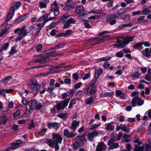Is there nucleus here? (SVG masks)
<instances>
[{
  "label": "nucleus",
  "instance_id": "obj_5",
  "mask_svg": "<svg viewBox=\"0 0 151 151\" xmlns=\"http://www.w3.org/2000/svg\"><path fill=\"white\" fill-rule=\"evenodd\" d=\"M9 27V25L6 23H4L0 28V37L9 33L8 29Z\"/></svg>",
  "mask_w": 151,
  "mask_h": 151
},
{
  "label": "nucleus",
  "instance_id": "obj_37",
  "mask_svg": "<svg viewBox=\"0 0 151 151\" xmlns=\"http://www.w3.org/2000/svg\"><path fill=\"white\" fill-rule=\"evenodd\" d=\"M37 84V83L36 81L33 79L31 80L29 83V88H30L34 86Z\"/></svg>",
  "mask_w": 151,
  "mask_h": 151
},
{
  "label": "nucleus",
  "instance_id": "obj_57",
  "mask_svg": "<svg viewBox=\"0 0 151 151\" xmlns=\"http://www.w3.org/2000/svg\"><path fill=\"white\" fill-rule=\"evenodd\" d=\"M123 52L122 51H120L119 52H117L116 54V56L119 58L122 57L123 56Z\"/></svg>",
  "mask_w": 151,
  "mask_h": 151
},
{
  "label": "nucleus",
  "instance_id": "obj_17",
  "mask_svg": "<svg viewBox=\"0 0 151 151\" xmlns=\"http://www.w3.org/2000/svg\"><path fill=\"white\" fill-rule=\"evenodd\" d=\"M50 8V11L51 12H53L54 10L59 9L58 4L56 1H53L51 5Z\"/></svg>",
  "mask_w": 151,
  "mask_h": 151
},
{
  "label": "nucleus",
  "instance_id": "obj_54",
  "mask_svg": "<svg viewBox=\"0 0 151 151\" xmlns=\"http://www.w3.org/2000/svg\"><path fill=\"white\" fill-rule=\"evenodd\" d=\"M65 44L63 42H60L58 45H56V46L58 49H60L64 47Z\"/></svg>",
  "mask_w": 151,
  "mask_h": 151
},
{
  "label": "nucleus",
  "instance_id": "obj_36",
  "mask_svg": "<svg viewBox=\"0 0 151 151\" xmlns=\"http://www.w3.org/2000/svg\"><path fill=\"white\" fill-rule=\"evenodd\" d=\"M81 146V145L76 141L74 142L73 145V149L75 150H77L78 147Z\"/></svg>",
  "mask_w": 151,
  "mask_h": 151
},
{
  "label": "nucleus",
  "instance_id": "obj_25",
  "mask_svg": "<svg viewBox=\"0 0 151 151\" xmlns=\"http://www.w3.org/2000/svg\"><path fill=\"white\" fill-rule=\"evenodd\" d=\"M79 124V122L76 121H74L72 123V125L71 127V129L73 130H75L77 127H78Z\"/></svg>",
  "mask_w": 151,
  "mask_h": 151
},
{
  "label": "nucleus",
  "instance_id": "obj_44",
  "mask_svg": "<svg viewBox=\"0 0 151 151\" xmlns=\"http://www.w3.org/2000/svg\"><path fill=\"white\" fill-rule=\"evenodd\" d=\"M19 147L18 144H16V143H12L11 144L10 148H11L12 150H14Z\"/></svg>",
  "mask_w": 151,
  "mask_h": 151
},
{
  "label": "nucleus",
  "instance_id": "obj_21",
  "mask_svg": "<svg viewBox=\"0 0 151 151\" xmlns=\"http://www.w3.org/2000/svg\"><path fill=\"white\" fill-rule=\"evenodd\" d=\"M75 6L72 4H69L66 5L63 8V10L66 11H69L75 8Z\"/></svg>",
  "mask_w": 151,
  "mask_h": 151
},
{
  "label": "nucleus",
  "instance_id": "obj_60",
  "mask_svg": "<svg viewBox=\"0 0 151 151\" xmlns=\"http://www.w3.org/2000/svg\"><path fill=\"white\" fill-rule=\"evenodd\" d=\"M90 76V74L89 73H86L85 74V76L83 77L82 79L83 80L87 79Z\"/></svg>",
  "mask_w": 151,
  "mask_h": 151
},
{
  "label": "nucleus",
  "instance_id": "obj_51",
  "mask_svg": "<svg viewBox=\"0 0 151 151\" xmlns=\"http://www.w3.org/2000/svg\"><path fill=\"white\" fill-rule=\"evenodd\" d=\"M73 32V31L71 30H67L64 32L65 36L66 37L69 36L70 35L72 34Z\"/></svg>",
  "mask_w": 151,
  "mask_h": 151
},
{
  "label": "nucleus",
  "instance_id": "obj_55",
  "mask_svg": "<svg viewBox=\"0 0 151 151\" xmlns=\"http://www.w3.org/2000/svg\"><path fill=\"white\" fill-rule=\"evenodd\" d=\"M76 103V100L75 99H72L70 101L69 106V108L70 109L72 107L73 105L75 104Z\"/></svg>",
  "mask_w": 151,
  "mask_h": 151
},
{
  "label": "nucleus",
  "instance_id": "obj_9",
  "mask_svg": "<svg viewBox=\"0 0 151 151\" xmlns=\"http://www.w3.org/2000/svg\"><path fill=\"white\" fill-rule=\"evenodd\" d=\"M17 32H19V35H22L24 36H25L28 33L25 26H23L21 29L18 28L14 31L15 33H17Z\"/></svg>",
  "mask_w": 151,
  "mask_h": 151
},
{
  "label": "nucleus",
  "instance_id": "obj_46",
  "mask_svg": "<svg viewBox=\"0 0 151 151\" xmlns=\"http://www.w3.org/2000/svg\"><path fill=\"white\" fill-rule=\"evenodd\" d=\"M100 124H94L90 126V129L91 130H94L96 128L99 127L100 126Z\"/></svg>",
  "mask_w": 151,
  "mask_h": 151
},
{
  "label": "nucleus",
  "instance_id": "obj_32",
  "mask_svg": "<svg viewBox=\"0 0 151 151\" xmlns=\"http://www.w3.org/2000/svg\"><path fill=\"white\" fill-rule=\"evenodd\" d=\"M12 77L11 76H9L6 77L4 79L1 80V83H2L6 84L9 81L12 79Z\"/></svg>",
  "mask_w": 151,
  "mask_h": 151
},
{
  "label": "nucleus",
  "instance_id": "obj_52",
  "mask_svg": "<svg viewBox=\"0 0 151 151\" xmlns=\"http://www.w3.org/2000/svg\"><path fill=\"white\" fill-rule=\"evenodd\" d=\"M29 32L31 33L34 32L36 29V27L33 26H31L29 27Z\"/></svg>",
  "mask_w": 151,
  "mask_h": 151
},
{
  "label": "nucleus",
  "instance_id": "obj_62",
  "mask_svg": "<svg viewBox=\"0 0 151 151\" xmlns=\"http://www.w3.org/2000/svg\"><path fill=\"white\" fill-rule=\"evenodd\" d=\"M108 23H109L110 25H113L114 24H115L116 23V20L114 19H110L109 21L108 22H107Z\"/></svg>",
  "mask_w": 151,
  "mask_h": 151
},
{
  "label": "nucleus",
  "instance_id": "obj_63",
  "mask_svg": "<svg viewBox=\"0 0 151 151\" xmlns=\"http://www.w3.org/2000/svg\"><path fill=\"white\" fill-rule=\"evenodd\" d=\"M141 11H135L134 12H132V16H134L136 15H138L140 14H141Z\"/></svg>",
  "mask_w": 151,
  "mask_h": 151
},
{
  "label": "nucleus",
  "instance_id": "obj_15",
  "mask_svg": "<svg viewBox=\"0 0 151 151\" xmlns=\"http://www.w3.org/2000/svg\"><path fill=\"white\" fill-rule=\"evenodd\" d=\"M21 3L19 1L14 2L10 8L11 11L15 12V10L18 9L20 6Z\"/></svg>",
  "mask_w": 151,
  "mask_h": 151
},
{
  "label": "nucleus",
  "instance_id": "obj_19",
  "mask_svg": "<svg viewBox=\"0 0 151 151\" xmlns=\"http://www.w3.org/2000/svg\"><path fill=\"white\" fill-rule=\"evenodd\" d=\"M63 133L64 136L68 138L73 137L75 136L74 133L72 132H69L68 129L65 130Z\"/></svg>",
  "mask_w": 151,
  "mask_h": 151
},
{
  "label": "nucleus",
  "instance_id": "obj_47",
  "mask_svg": "<svg viewBox=\"0 0 151 151\" xmlns=\"http://www.w3.org/2000/svg\"><path fill=\"white\" fill-rule=\"evenodd\" d=\"M140 74L138 72H136L133 73L131 77L135 78H138Z\"/></svg>",
  "mask_w": 151,
  "mask_h": 151
},
{
  "label": "nucleus",
  "instance_id": "obj_29",
  "mask_svg": "<svg viewBox=\"0 0 151 151\" xmlns=\"http://www.w3.org/2000/svg\"><path fill=\"white\" fill-rule=\"evenodd\" d=\"M114 92L110 91V92H105L102 93V96L103 97H106L108 96H112L114 95Z\"/></svg>",
  "mask_w": 151,
  "mask_h": 151
},
{
  "label": "nucleus",
  "instance_id": "obj_23",
  "mask_svg": "<svg viewBox=\"0 0 151 151\" xmlns=\"http://www.w3.org/2000/svg\"><path fill=\"white\" fill-rule=\"evenodd\" d=\"M119 14L118 13L117 14H113L108 15L106 18V20L107 22H108L110 20V19H117V17H119V15H118Z\"/></svg>",
  "mask_w": 151,
  "mask_h": 151
},
{
  "label": "nucleus",
  "instance_id": "obj_41",
  "mask_svg": "<svg viewBox=\"0 0 151 151\" xmlns=\"http://www.w3.org/2000/svg\"><path fill=\"white\" fill-rule=\"evenodd\" d=\"M143 147H141L139 145H135L134 151H143Z\"/></svg>",
  "mask_w": 151,
  "mask_h": 151
},
{
  "label": "nucleus",
  "instance_id": "obj_49",
  "mask_svg": "<svg viewBox=\"0 0 151 151\" xmlns=\"http://www.w3.org/2000/svg\"><path fill=\"white\" fill-rule=\"evenodd\" d=\"M121 130L124 132H129V130H128L125 124H121Z\"/></svg>",
  "mask_w": 151,
  "mask_h": 151
},
{
  "label": "nucleus",
  "instance_id": "obj_30",
  "mask_svg": "<svg viewBox=\"0 0 151 151\" xmlns=\"http://www.w3.org/2000/svg\"><path fill=\"white\" fill-rule=\"evenodd\" d=\"M105 129L107 130L113 131L114 129V127L111 123H108L105 127Z\"/></svg>",
  "mask_w": 151,
  "mask_h": 151
},
{
  "label": "nucleus",
  "instance_id": "obj_4",
  "mask_svg": "<svg viewBox=\"0 0 151 151\" xmlns=\"http://www.w3.org/2000/svg\"><path fill=\"white\" fill-rule=\"evenodd\" d=\"M132 106L134 107L136 106H142L144 103L143 100H141L139 97L137 96L134 97L131 102Z\"/></svg>",
  "mask_w": 151,
  "mask_h": 151
},
{
  "label": "nucleus",
  "instance_id": "obj_56",
  "mask_svg": "<svg viewBox=\"0 0 151 151\" xmlns=\"http://www.w3.org/2000/svg\"><path fill=\"white\" fill-rule=\"evenodd\" d=\"M42 45L41 44L37 45L36 47V50L38 52L41 50L42 49Z\"/></svg>",
  "mask_w": 151,
  "mask_h": 151
},
{
  "label": "nucleus",
  "instance_id": "obj_16",
  "mask_svg": "<svg viewBox=\"0 0 151 151\" xmlns=\"http://www.w3.org/2000/svg\"><path fill=\"white\" fill-rule=\"evenodd\" d=\"M133 8H131L129 7H127L125 8H122L120 9L117 12L118 14L120 16V15L123 14L124 12L128 11L129 10L130 11H132L133 9Z\"/></svg>",
  "mask_w": 151,
  "mask_h": 151
},
{
  "label": "nucleus",
  "instance_id": "obj_13",
  "mask_svg": "<svg viewBox=\"0 0 151 151\" xmlns=\"http://www.w3.org/2000/svg\"><path fill=\"white\" fill-rule=\"evenodd\" d=\"M76 141L78 142L81 146L84 145L86 142V139L84 138L83 136L77 137L75 138Z\"/></svg>",
  "mask_w": 151,
  "mask_h": 151
},
{
  "label": "nucleus",
  "instance_id": "obj_8",
  "mask_svg": "<svg viewBox=\"0 0 151 151\" xmlns=\"http://www.w3.org/2000/svg\"><path fill=\"white\" fill-rule=\"evenodd\" d=\"M95 76L91 81V83H95L100 75L102 73L103 70L101 68H98L95 70Z\"/></svg>",
  "mask_w": 151,
  "mask_h": 151
},
{
  "label": "nucleus",
  "instance_id": "obj_7",
  "mask_svg": "<svg viewBox=\"0 0 151 151\" xmlns=\"http://www.w3.org/2000/svg\"><path fill=\"white\" fill-rule=\"evenodd\" d=\"M91 84L87 88H86L85 90L86 91V94L88 95L94 94L96 92V88L95 83L92 84L91 82Z\"/></svg>",
  "mask_w": 151,
  "mask_h": 151
},
{
  "label": "nucleus",
  "instance_id": "obj_40",
  "mask_svg": "<svg viewBox=\"0 0 151 151\" xmlns=\"http://www.w3.org/2000/svg\"><path fill=\"white\" fill-rule=\"evenodd\" d=\"M56 108V106H55L54 107L51 108L50 109V111L51 112L52 114L54 116V115L58 113V111Z\"/></svg>",
  "mask_w": 151,
  "mask_h": 151
},
{
  "label": "nucleus",
  "instance_id": "obj_26",
  "mask_svg": "<svg viewBox=\"0 0 151 151\" xmlns=\"http://www.w3.org/2000/svg\"><path fill=\"white\" fill-rule=\"evenodd\" d=\"M48 58L47 57H44L42 58L33 61V62L35 63H43L46 62V60Z\"/></svg>",
  "mask_w": 151,
  "mask_h": 151
},
{
  "label": "nucleus",
  "instance_id": "obj_48",
  "mask_svg": "<svg viewBox=\"0 0 151 151\" xmlns=\"http://www.w3.org/2000/svg\"><path fill=\"white\" fill-rule=\"evenodd\" d=\"M30 104L32 107H35L37 104V101L35 99H32L30 101Z\"/></svg>",
  "mask_w": 151,
  "mask_h": 151
},
{
  "label": "nucleus",
  "instance_id": "obj_50",
  "mask_svg": "<svg viewBox=\"0 0 151 151\" xmlns=\"http://www.w3.org/2000/svg\"><path fill=\"white\" fill-rule=\"evenodd\" d=\"M26 14H23L17 20L19 22H22L26 18Z\"/></svg>",
  "mask_w": 151,
  "mask_h": 151
},
{
  "label": "nucleus",
  "instance_id": "obj_33",
  "mask_svg": "<svg viewBox=\"0 0 151 151\" xmlns=\"http://www.w3.org/2000/svg\"><path fill=\"white\" fill-rule=\"evenodd\" d=\"M143 12L142 14L144 15H147L149 13V11L148 7L145 6L142 7Z\"/></svg>",
  "mask_w": 151,
  "mask_h": 151
},
{
  "label": "nucleus",
  "instance_id": "obj_11",
  "mask_svg": "<svg viewBox=\"0 0 151 151\" xmlns=\"http://www.w3.org/2000/svg\"><path fill=\"white\" fill-rule=\"evenodd\" d=\"M108 145L110 146L108 148L109 150H112L119 147V145L118 143H115L111 140L108 141Z\"/></svg>",
  "mask_w": 151,
  "mask_h": 151
},
{
  "label": "nucleus",
  "instance_id": "obj_38",
  "mask_svg": "<svg viewBox=\"0 0 151 151\" xmlns=\"http://www.w3.org/2000/svg\"><path fill=\"white\" fill-rule=\"evenodd\" d=\"M57 116L63 119H65L68 118L67 113L60 114L58 115Z\"/></svg>",
  "mask_w": 151,
  "mask_h": 151
},
{
  "label": "nucleus",
  "instance_id": "obj_14",
  "mask_svg": "<svg viewBox=\"0 0 151 151\" xmlns=\"http://www.w3.org/2000/svg\"><path fill=\"white\" fill-rule=\"evenodd\" d=\"M49 2L48 0L41 1L39 3V6L41 9L45 8L47 6V3Z\"/></svg>",
  "mask_w": 151,
  "mask_h": 151
},
{
  "label": "nucleus",
  "instance_id": "obj_12",
  "mask_svg": "<svg viewBox=\"0 0 151 151\" xmlns=\"http://www.w3.org/2000/svg\"><path fill=\"white\" fill-rule=\"evenodd\" d=\"M98 134V133L96 131L89 133L87 135L88 139L89 141L92 142L94 137L97 136Z\"/></svg>",
  "mask_w": 151,
  "mask_h": 151
},
{
  "label": "nucleus",
  "instance_id": "obj_35",
  "mask_svg": "<svg viewBox=\"0 0 151 151\" xmlns=\"http://www.w3.org/2000/svg\"><path fill=\"white\" fill-rule=\"evenodd\" d=\"M94 101V100L93 97L91 96H90L87 99L86 101L85 102V103L86 104L88 105L92 104Z\"/></svg>",
  "mask_w": 151,
  "mask_h": 151
},
{
  "label": "nucleus",
  "instance_id": "obj_2",
  "mask_svg": "<svg viewBox=\"0 0 151 151\" xmlns=\"http://www.w3.org/2000/svg\"><path fill=\"white\" fill-rule=\"evenodd\" d=\"M109 35H105L103 36L101 38H92L87 41V42H91V44L92 45H94L96 44L105 42L106 40L109 41L113 39L112 37H109Z\"/></svg>",
  "mask_w": 151,
  "mask_h": 151
},
{
  "label": "nucleus",
  "instance_id": "obj_3",
  "mask_svg": "<svg viewBox=\"0 0 151 151\" xmlns=\"http://www.w3.org/2000/svg\"><path fill=\"white\" fill-rule=\"evenodd\" d=\"M52 137L53 140V141L51 140H49L47 142V144L50 147H53L54 144L61 143L63 138L60 134L53 133L52 134Z\"/></svg>",
  "mask_w": 151,
  "mask_h": 151
},
{
  "label": "nucleus",
  "instance_id": "obj_61",
  "mask_svg": "<svg viewBox=\"0 0 151 151\" xmlns=\"http://www.w3.org/2000/svg\"><path fill=\"white\" fill-rule=\"evenodd\" d=\"M9 46V44L8 42H6L5 43L4 45L3 46L2 48V49L4 50H6Z\"/></svg>",
  "mask_w": 151,
  "mask_h": 151
},
{
  "label": "nucleus",
  "instance_id": "obj_31",
  "mask_svg": "<svg viewBox=\"0 0 151 151\" xmlns=\"http://www.w3.org/2000/svg\"><path fill=\"white\" fill-rule=\"evenodd\" d=\"M143 42H141L138 43L133 45L132 46L133 47L137 49H140L141 47L143 45Z\"/></svg>",
  "mask_w": 151,
  "mask_h": 151
},
{
  "label": "nucleus",
  "instance_id": "obj_28",
  "mask_svg": "<svg viewBox=\"0 0 151 151\" xmlns=\"http://www.w3.org/2000/svg\"><path fill=\"white\" fill-rule=\"evenodd\" d=\"M14 12H13V11H11L10 9V11L6 19V22H8L14 16Z\"/></svg>",
  "mask_w": 151,
  "mask_h": 151
},
{
  "label": "nucleus",
  "instance_id": "obj_64",
  "mask_svg": "<svg viewBox=\"0 0 151 151\" xmlns=\"http://www.w3.org/2000/svg\"><path fill=\"white\" fill-rule=\"evenodd\" d=\"M84 24L85 27L87 28H90L91 27L90 24L87 22H84Z\"/></svg>",
  "mask_w": 151,
  "mask_h": 151
},
{
  "label": "nucleus",
  "instance_id": "obj_45",
  "mask_svg": "<svg viewBox=\"0 0 151 151\" xmlns=\"http://www.w3.org/2000/svg\"><path fill=\"white\" fill-rule=\"evenodd\" d=\"M111 58L109 56L99 58L98 59L99 61H104L109 60Z\"/></svg>",
  "mask_w": 151,
  "mask_h": 151
},
{
  "label": "nucleus",
  "instance_id": "obj_10",
  "mask_svg": "<svg viewBox=\"0 0 151 151\" xmlns=\"http://www.w3.org/2000/svg\"><path fill=\"white\" fill-rule=\"evenodd\" d=\"M107 148L106 145L103 142H100L96 148L97 151H106L105 150Z\"/></svg>",
  "mask_w": 151,
  "mask_h": 151
},
{
  "label": "nucleus",
  "instance_id": "obj_24",
  "mask_svg": "<svg viewBox=\"0 0 151 151\" xmlns=\"http://www.w3.org/2000/svg\"><path fill=\"white\" fill-rule=\"evenodd\" d=\"M142 52L143 55L147 58H149L150 57L151 55L149 51V48H146L145 50H143Z\"/></svg>",
  "mask_w": 151,
  "mask_h": 151
},
{
  "label": "nucleus",
  "instance_id": "obj_20",
  "mask_svg": "<svg viewBox=\"0 0 151 151\" xmlns=\"http://www.w3.org/2000/svg\"><path fill=\"white\" fill-rule=\"evenodd\" d=\"M40 88L39 84H37L34 86H32L30 88L32 91V92L35 95H36L37 93L39 90Z\"/></svg>",
  "mask_w": 151,
  "mask_h": 151
},
{
  "label": "nucleus",
  "instance_id": "obj_1",
  "mask_svg": "<svg viewBox=\"0 0 151 151\" xmlns=\"http://www.w3.org/2000/svg\"><path fill=\"white\" fill-rule=\"evenodd\" d=\"M135 36H126L125 37H122L121 38L123 39V41L118 40L114 45L118 47L123 48L126 46L130 42L132 41Z\"/></svg>",
  "mask_w": 151,
  "mask_h": 151
},
{
  "label": "nucleus",
  "instance_id": "obj_58",
  "mask_svg": "<svg viewBox=\"0 0 151 151\" xmlns=\"http://www.w3.org/2000/svg\"><path fill=\"white\" fill-rule=\"evenodd\" d=\"M82 84L81 82H79L78 83H77V84H76L75 86H74V88L76 89H78L81 86H82Z\"/></svg>",
  "mask_w": 151,
  "mask_h": 151
},
{
  "label": "nucleus",
  "instance_id": "obj_39",
  "mask_svg": "<svg viewBox=\"0 0 151 151\" xmlns=\"http://www.w3.org/2000/svg\"><path fill=\"white\" fill-rule=\"evenodd\" d=\"M46 22L44 21L43 22L40 23L37 25V28L41 30V29L44 27L45 24L46 23Z\"/></svg>",
  "mask_w": 151,
  "mask_h": 151
},
{
  "label": "nucleus",
  "instance_id": "obj_22",
  "mask_svg": "<svg viewBox=\"0 0 151 151\" xmlns=\"http://www.w3.org/2000/svg\"><path fill=\"white\" fill-rule=\"evenodd\" d=\"M76 11L77 14H82L84 13V12L83 7L81 5L77 7L76 9Z\"/></svg>",
  "mask_w": 151,
  "mask_h": 151
},
{
  "label": "nucleus",
  "instance_id": "obj_43",
  "mask_svg": "<svg viewBox=\"0 0 151 151\" xmlns=\"http://www.w3.org/2000/svg\"><path fill=\"white\" fill-rule=\"evenodd\" d=\"M17 52V51L16 50V47L14 46L12 47L11 50L9 52V54L11 55H13Z\"/></svg>",
  "mask_w": 151,
  "mask_h": 151
},
{
  "label": "nucleus",
  "instance_id": "obj_59",
  "mask_svg": "<svg viewBox=\"0 0 151 151\" xmlns=\"http://www.w3.org/2000/svg\"><path fill=\"white\" fill-rule=\"evenodd\" d=\"M70 26V24L68 22V21H67L64 24V25L63 27L64 28L66 29L69 28Z\"/></svg>",
  "mask_w": 151,
  "mask_h": 151
},
{
  "label": "nucleus",
  "instance_id": "obj_42",
  "mask_svg": "<svg viewBox=\"0 0 151 151\" xmlns=\"http://www.w3.org/2000/svg\"><path fill=\"white\" fill-rule=\"evenodd\" d=\"M68 17L69 16L68 14H64L61 17L60 19L61 21L64 22V21L68 18Z\"/></svg>",
  "mask_w": 151,
  "mask_h": 151
},
{
  "label": "nucleus",
  "instance_id": "obj_6",
  "mask_svg": "<svg viewBox=\"0 0 151 151\" xmlns=\"http://www.w3.org/2000/svg\"><path fill=\"white\" fill-rule=\"evenodd\" d=\"M70 100V98H67L63 101H61L58 103L56 106L57 110H59L61 109H63L67 106Z\"/></svg>",
  "mask_w": 151,
  "mask_h": 151
},
{
  "label": "nucleus",
  "instance_id": "obj_34",
  "mask_svg": "<svg viewBox=\"0 0 151 151\" xmlns=\"http://www.w3.org/2000/svg\"><path fill=\"white\" fill-rule=\"evenodd\" d=\"M28 91L26 90H23L22 92H19V94L20 96H22L23 98L26 97L27 96V94L28 93Z\"/></svg>",
  "mask_w": 151,
  "mask_h": 151
},
{
  "label": "nucleus",
  "instance_id": "obj_18",
  "mask_svg": "<svg viewBox=\"0 0 151 151\" xmlns=\"http://www.w3.org/2000/svg\"><path fill=\"white\" fill-rule=\"evenodd\" d=\"M73 93V90L70 89L69 91H68L66 93L62 94V98L63 99H65L67 96H72Z\"/></svg>",
  "mask_w": 151,
  "mask_h": 151
},
{
  "label": "nucleus",
  "instance_id": "obj_53",
  "mask_svg": "<svg viewBox=\"0 0 151 151\" xmlns=\"http://www.w3.org/2000/svg\"><path fill=\"white\" fill-rule=\"evenodd\" d=\"M145 17L144 16H141L139 17L138 19V22L139 23H140L141 22H145V21L143 20V19L145 18Z\"/></svg>",
  "mask_w": 151,
  "mask_h": 151
},
{
  "label": "nucleus",
  "instance_id": "obj_27",
  "mask_svg": "<svg viewBox=\"0 0 151 151\" xmlns=\"http://www.w3.org/2000/svg\"><path fill=\"white\" fill-rule=\"evenodd\" d=\"M47 126L49 128L53 127L54 128H57L58 126V123L56 122H49L47 124Z\"/></svg>",
  "mask_w": 151,
  "mask_h": 151
}]
</instances>
